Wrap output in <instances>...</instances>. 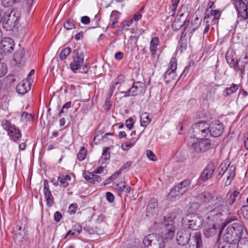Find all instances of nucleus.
Here are the masks:
<instances>
[{
    "mask_svg": "<svg viewBox=\"0 0 248 248\" xmlns=\"http://www.w3.org/2000/svg\"><path fill=\"white\" fill-rule=\"evenodd\" d=\"M200 199L203 203L214 207L212 210L208 212L207 219L216 221L221 219L223 212L227 209L226 206L223 204L221 196L215 197L210 192H204L200 195Z\"/></svg>",
    "mask_w": 248,
    "mask_h": 248,
    "instance_id": "obj_1",
    "label": "nucleus"
},
{
    "mask_svg": "<svg viewBox=\"0 0 248 248\" xmlns=\"http://www.w3.org/2000/svg\"><path fill=\"white\" fill-rule=\"evenodd\" d=\"M244 227L240 223H234L229 225L227 228L223 229L218 232L225 242L231 243L232 244L240 243L242 239L247 238L242 237Z\"/></svg>",
    "mask_w": 248,
    "mask_h": 248,
    "instance_id": "obj_2",
    "label": "nucleus"
},
{
    "mask_svg": "<svg viewBox=\"0 0 248 248\" xmlns=\"http://www.w3.org/2000/svg\"><path fill=\"white\" fill-rule=\"evenodd\" d=\"M175 218V217L173 216L172 217H168L163 222H155L151 226V229L153 231H155L160 228L162 229V236L160 237L163 238V240L164 241V240H171L173 238L175 234V228L174 225Z\"/></svg>",
    "mask_w": 248,
    "mask_h": 248,
    "instance_id": "obj_3",
    "label": "nucleus"
},
{
    "mask_svg": "<svg viewBox=\"0 0 248 248\" xmlns=\"http://www.w3.org/2000/svg\"><path fill=\"white\" fill-rule=\"evenodd\" d=\"M209 124L205 121H200L194 124L192 128L193 135L192 137L202 140L210 135Z\"/></svg>",
    "mask_w": 248,
    "mask_h": 248,
    "instance_id": "obj_4",
    "label": "nucleus"
},
{
    "mask_svg": "<svg viewBox=\"0 0 248 248\" xmlns=\"http://www.w3.org/2000/svg\"><path fill=\"white\" fill-rule=\"evenodd\" d=\"M144 247L148 248L149 246H153L154 248H164V242L163 238L156 233L149 234L144 237L143 240Z\"/></svg>",
    "mask_w": 248,
    "mask_h": 248,
    "instance_id": "obj_5",
    "label": "nucleus"
},
{
    "mask_svg": "<svg viewBox=\"0 0 248 248\" xmlns=\"http://www.w3.org/2000/svg\"><path fill=\"white\" fill-rule=\"evenodd\" d=\"M2 128L7 132L10 138L14 142H17L20 140L22 134L20 130L15 125L12 124L10 121L7 120L2 121Z\"/></svg>",
    "mask_w": 248,
    "mask_h": 248,
    "instance_id": "obj_6",
    "label": "nucleus"
},
{
    "mask_svg": "<svg viewBox=\"0 0 248 248\" xmlns=\"http://www.w3.org/2000/svg\"><path fill=\"white\" fill-rule=\"evenodd\" d=\"M19 17V14L16 10L6 11L3 26L7 31L12 30L16 26Z\"/></svg>",
    "mask_w": 248,
    "mask_h": 248,
    "instance_id": "obj_7",
    "label": "nucleus"
},
{
    "mask_svg": "<svg viewBox=\"0 0 248 248\" xmlns=\"http://www.w3.org/2000/svg\"><path fill=\"white\" fill-rule=\"evenodd\" d=\"M144 83L140 81L134 82L132 87L126 92H122L124 97L143 95L146 91Z\"/></svg>",
    "mask_w": 248,
    "mask_h": 248,
    "instance_id": "obj_8",
    "label": "nucleus"
},
{
    "mask_svg": "<svg viewBox=\"0 0 248 248\" xmlns=\"http://www.w3.org/2000/svg\"><path fill=\"white\" fill-rule=\"evenodd\" d=\"M73 54L74 56L73 57V61L70 64V68L74 73H76L83 64L84 54L79 48L75 49L73 51Z\"/></svg>",
    "mask_w": 248,
    "mask_h": 248,
    "instance_id": "obj_9",
    "label": "nucleus"
},
{
    "mask_svg": "<svg viewBox=\"0 0 248 248\" xmlns=\"http://www.w3.org/2000/svg\"><path fill=\"white\" fill-rule=\"evenodd\" d=\"M212 148V146L211 141L209 139H206L193 143L190 147V150L193 153L202 154Z\"/></svg>",
    "mask_w": 248,
    "mask_h": 248,
    "instance_id": "obj_10",
    "label": "nucleus"
},
{
    "mask_svg": "<svg viewBox=\"0 0 248 248\" xmlns=\"http://www.w3.org/2000/svg\"><path fill=\"white\" fill-rule=\"evenodd\" d=\"M177 62L175 59H172L169 62L168 69L164 75V79L167 83L175 79L177 76Z\"/></svg>",
    "mask_w": 248,
    "mask_h": 248,
    "instance_id": "obj_11",
    "label": "nucleus"
},
{
    "mask_svg": "<svg viewBox=\"0 0 248 248\" xmlns=\"http://www.w3.org/2000/svg\"><path fill=\"white\" fill-rule=\"evenodd\" d=\"M186 219L188 221L189 228L197 230L201 227L203 222L202 217L196 214H189L186 216Z\"/></svg>",
    "mask_w": 248,
    "mask_h": 248,
    "instance_id": "obj_12",
    "label": "nucleus"
},
{
    "mask_svg": "<svg viewBox=\"0 0 248 248\" xmlns=\"http://www.w3.org/2000/svg\"><path fill=\"white\" fill-rule=\"evenodd\" d=\"M210 136L217 137L221 135L224 130V126L219 121L212 122L210 124Z\"/></svg>",
    "mask_w": 248,
    "mask_h": 248,
    "instance_id": "obj_13",
    "label": "nucleus"
},
{
    "mask_svg": "<svg viewBox=\"0 0 248 248\" xmlns=\"http://www.w3.org/2000/svg\"><path fill=\"white\" fill-rule=\"evenodd\" d=\"M15 43L9 37L4 38L0 43V48L4 53H11L14 50Z\"/></svg>",
    "mask_w": 248,
    "mask_h": 248,
    "instance_id": "obj_14",
    "label": "nucleus"
},
{
    "mask_svg": "<svg viewBox=\"0 0 248 248\" xmlns=\"http://www.w3.org/2000/svg\"><path fill=\"white\" fill-rule=\"evenodd\" d=\"M216 169L213 163H209L201 172L200 178L203 181H206L211 178Z\"/></svg>",
    "mask_w": 248,
    "mask_h": 248,
    "instance_id": "obj_15",
    "label": "nucleus"
},
{
    "mask_svg": "<svg viewBox=\"0 0 248 248\" xmlns=\"http://www.w3.org/2000/svg\"><path fill=\"white\" fill-rule=\"evenodd\" d=\"M43 192L46 205L49 207H51L54 204V199L49 189L48 182L46 180L44 181Z\"/></svg>",
    "mask_w": 248,
    "mask_h": 248,
    "instance_id": "obj_16",
    "label": "nucleus"
},
{
    "mask_svg": "<svg viewBox=\"0 0 248 248\" xmlns=\"http://www.w3.org/2000/svg\"><path fill=\"white\" fill-rule=\"evenodd\" d=\"M14 237L18 241H22L27 235V229L24 225L23 226L17 225L14 229Z\"/></svg>",
    "mask_w": 248,
    "mask_h": 248,
    "instance_id": "obj_17",
    "label": "nucleus"
},
{
    "mask_svg": "<svg viewBox=\"0 0 248 248\" xmlns=\"http://www.w3.org/2000/svg\"><path fill=\"white\" fill-rule=\"evenodd\" d=\"M191 233L188 231H179L176 235V240L179 245L185 246L190 240Z\"/></svg>",
    "mask_w": 248,
    "mask_h": 248,
    "instance_id": "obj_18",
    "label": "nucleus"
},
{
    "mask_svg": "<svg viewBox=\"0 0 248 248\" xmlns=\"http://www.w3.org/2000/svg\"><path fill=\"white\" fill-rule=\"evenodd\" d=\"M31 84L27 79L19 82L16 87V92L22 95L27 93L31 89Z\"/></svg>",
    "mask_w": 248,
    "mask_h": 248,
    "instance_id": "obj_19",
    "label": "nucleus"
},
{
    "mask_svg": "<svg viewBox=\"0 0 248 248\" xmlns=\"http://www.w3.org/2000/svg\"><path fill=\"white\" fill-rule=\"evenodd\" d=\"M157 207V201L156 199L153 198L150 200L147 205L146 209V216L151 217L156 213Z\"/></svg>",
    "mask_w": 248,
    "mask_h": 248,
    "instance_id": "obj_20",
    "label": "nucleus"
},
{
    "mask_svg": "<svg viewBox=\"0 0 248 248\" xmlns=\"http://www.w3.org/2000/svg\"><path fill=\"white\" fill-rule=\"evenodd\" d=\"M235 166L233 165L230 166V165H229L228 168H226L225 169V170L223 172L221 175H222L225 172H226L227 174V180L225 182V186H228L231 184L232 181L233 180L235 176Z\"/></svg>",
    "mask_w": 248,
    "mask_h": 248,
    "instance_id": "obj_21",
    "label": "nucleus"
},
{
    "mask_svg": "<svg viewBox=\"0 0 248 248\" xmlns=\"http://www.w3.org/2000/svg\"><path fill=\"white\" fill-rule=\"evenodd\" d=\"M191 181L189 179H185L178 183L175 187L177 191L182 195L186 193L190 188Z\"/></svg>",
    "mask_w": 248,
    "mask_h": 248,
    "instance_id": "obj_22",
    "label": "nucleus"
},
{
    "mask_svg": "<svg viewBox=\"0 0 248 248\" xmlns=\"http://www.w3.org/2000/svg\"><path fill=\"white\" fill-rule=\"evenodd\" d=\"M208 220H210L213 221V223L211 224V225H208V226L206 227L204 229V234L206 237L209 238L210 237H212L214 236L217 232V228L216 227V225L215 224L216 222H218L221 220H223L221 218V219L214 221L211 220V219H208Z\"/></svg>",
    "mask_w": 248,
    "mask_h": 248,
    "instance_id": "obj_23",
    "label": "nucleus"
},
{
    "mask_svg": "<svg viewBox=\"0 0 248 248\" xmlns=\"http://www.w3.org/2000/svg\"><path fill=\"white\" fill-rule=\"evenodd\" d=\"M113 185L119 196H121L122 193L123 191L127 193L130 192L131 187L128 186H126L124 181H121L119 183L114 182Z\"/></svg>",
    "mask_w": 248,
    "mask_h": 248,
    "instance_id": "obj_24",
    "label": "nucleus"
},
{
    "mask_svg": "<svg viewBox=\"0 0 248 248\" xmlns=\"http://www.w3.org/2000/svg\"><path fill=\"white\" fill-rule=\"evenodd\" d=\"M220 15V12L217 10H211L209 11L208 9H207L204 17V20H205L206 18L212 17V22H214V24H216V22L219 19Z\"/></svg>",
    "mask_w": 248,
    "mask_h": 248,
    "instance_id": "obj_25",
    "label": "nucleus"
},
{
    "mask_svg": "<svg viewBox=\"0 0 248 248\" xmlns=\"http://www.w3.org/2000/svg\"><path fill=\"white\" fill-rule=\"evenodd\" d=\"M194 244L190 245L189 248H202V242L201 237V233L200 232H196L193 236Z\"/></svg>",
    "mask_w": 248,
    "mask_h": 248,
    "instance_id": "obj_26",
    "label": "nucleus"
},
{
    "mask_svg": "<svg viewBox=\"0 0 248 248\" xmlns=\"http://www.w3.org/2000/svg\"><path fill=\"white\" fill-rule=\"evenodd\" d=\"M83 176L87 181L91 183L100 182L102 180L99 176L88 171L83 173Z\"/></svg>",
    "mask_w": 248,
    "mask_h": 248,
    "instance_id": "obj_27",
    "label": "nucleus"
},
{
    "mask_svg": "<svg viewBox=\"0 0 248 248\" xmlns=\"http://www.w3.org/2000/svg\"><path fill=\"white\" fill-rule=\"evenodd\" d=\"M246 2V0L241 1L240 2H237L236 4H234V6L238 12V16H240L241 17L243 16L248 8V3L247 4Z\"/></svg>",
    "mask_w": 248,
    "mask_h": 248,
    "instance_id": "obj_28",
    "label": "nucleus"
},
{
    "mask_svg": "<svg viewBox=\"0 0 248 248\" xmlns=\"http://www.w3.org/2000/svg\"><path fill=\"white\" fill-rule=\"evenodd\" d=\"M84 231L88 232L90 234H100L102 233V230L98 226H91L90 225H87L83 228Z\"/></svg>",
    "mask_w": 248,
    "mask_h": 248,
    "instance_id": "obj_29",
    "label": "nucleus"
},
{
    "mask_svg": "<svg viewBox=\"0 0 248 248\" xmlns=\"http://www.w3.org/2000/svg\"><path fill=\"white\" fill-rule=\"evenodd\" d=\"M159 44V40L158 37H153L150 42V51L152 55L155 54L157 47Z\"/></svg>",
    "mask_w": 248,
    "mask_h": 248,
    "instance_id": "obj_30",
    "label": "nucleus"
},
{
    "mask_svg": "<svg viewBox=\"0 0 248 248\" xmlns=\"http://www.w3.org/2000/svg\"><path fill=\"white\" fill-rule=\"evenodd\" d=\"M239 195V192L237 190H234L233 192L229 191L227 195V199L226 203L229 205L232 204L236 200V198Z\"/></svg>",
    "mask_w": 248,
    "mask_h": 248,
    "instance_id": "obj_31",
    "label": "nucleus"
},
{
    "mask_svg": "<svg viewBox=\"0 0 248 248\" xmlns=\"http://www.w3.org/2000/svg\"><path fill=\"white\" fill-rule=\"evenodd\" d=\"M201 23V21L198 17H196L194 20L190 23L187 32H189L192 35L193 32L197 29Z\"/></svg>",
    "mask_w": 248,
    "mask_h": 248,
    "instance_id": "obj_32",
    "label": "nucleus"
},
{
    "mask_svg": "<svg viewBox=\"0 0 248 248\" xmlns=\"http://www.w3.org/2000/svg\"><path fill=\"white\" fill-rule=\"evenodd\" d=\"M71 177L69 175H60L58 177V180L60 182V186L66 187L68 186V181H70Z\"/></svg>",
    "mask_w": 248,
    "mask_h": 248,
    "instance_id": "obj_33",
    "label": "nucleus"
},
{
    "mask_svg": "<svg viewBox=\"0 0 248 248\" xmlns=\"http://www.w3.org/2000/svg\"><path fill=\"white\" fill-rule=\"evenodd\" d=\"M184 14H182L180 15L179 17H176L174 22L172 25V28L174 31H178L183 27V19L182 17L183 16Z\"/></svg>",
    "mask_w": 248,
    "mask_h": 248,
    "instance_id": "obj_34",
    "label": "nucleus"
},
{
    "mask_svg": "<svg viewBox=\"0 0 248 248\" xmlns=\"http://www.w3.org/2000/svg\"><path fill=\"white\" fill-rule=\"evenodd\" d=\"M151 119L149 118L147 113H143L140 115V125L142 127H146L151 122Z\"/></svg>",
    "mask_w": 248,
    "mask_h": 248,
    "instance_id": "obj_35",
    "label": "nucleus"
},
{
    "mask_svg": "<svg viewBox=\"0 0 248 248\" xmlns=\"http://www.w3.org/2000/svg\"><path fill=\"white\" fill-rule=\"evenodd\" d=\"M121 13L117 11L114 10L112 12L111 15V18L112 20V24H111V27L114 28L115 25L118 22Z\"/></svg>",
    "mask_w": 248,
    "mask_h": 248,
    "instance_id": "obj_36",
    "label": "nucleus"
},
{
    "mask_svg": "<svg viewBox=\"0 0 248 248\" xmlns=\"http://www.w3.org/2000/svg\"><path fill=\"white\" fill-rule=\"evenodd\" d=\"M82 231V227L79 224H76L74 225L72 228L71 230L68 231L66 234V236L69 235H78Z\"/></svg>",
    "mask_w": 248,
    "mask_h": 248,
    "instance_id": "obj_37",
    "label": "nucleus"
},
{
    "mask_svg": "<svg viewBox=\"0 0 248 248\" xmlns=\"http://www.w3.org/2000/svg\"><path fill=\"white\" fill-rule=\"evenodd\" d=\"M25 50L20 49L17 51L14 54V60L16 63H20V62L25 56Z\"/></svg>",
    "mask_w": 248,
    "mask_h": 248,
    "instance_id": "obj_38",
    "label": "nucleus"
},
{
    "mask_svg": "<svg viewBox=\"0 0 248 248\" xmlns=\"http://www.w3.org/2000/svg\"><path fill=\"white\" fill-rule=\"evenodd\" d=\"M137 139L132 138L130 141H126L123 143L121 145V148L124 151H128L129 149L133 147L136 142Z\"/></svg>",
    "mask_w": 248,
    "mask_h": 248,
    "instance_id": "obj_39",
    "label": "nucleus"
},
{
    "mask_svg": "<svg viewBox=\"0 0 248 248\" xmlns=\"http://www.w3.org/2000/svg\"><path fill=\"white\" fill-rule=\"evenodd\" d=\"M245 63L240 59L237 61V63L234 66V69L236 72H239L241 74H244L245 72Z\"/></svg>",
    "mask_w": 248,
    "mask_h": 248,
    "instance_id": "obj_40",
    "label": "nucleus"
},
{
    "mask_svg": "<svg viewBox=\"0 0 248 248\" xmlns=\"http://www.w3.org/2000/svg\"><path fill=\"white\" fill-rule=\"evenodd\" d=\"M238 89V85L233 83L230 88H228L225 90L224 92V95L226 96L230 95L235 93Z\"/></svg>",
    "mask_w": 248,
    "mask_h": 248,
    "instance_id": "obj_41",
    "label": "nucleus"
},
{
    "mask_svg": "<svg viewBox=\"0 0 248 248\" xmlns=\"http://www.w3.org/2000/svg\"><path fill=\"white\" fill-rule=\"evenodd\" d=\"M177 191L176 187L175 186L169 193L168 198L170 200H174L176 198L182 196V195L180 194Z\"/></svg>",
    "mask_w": 248,
    "mask_h": 248,
    "instance_id": "obj_42",
    "label": "nucleus"
},
{
    "mask_svg": "<svg viewBox=\"0 0 248 248\" xmlns=\"http://www.w3.org/2000/svg\"><path fill=\"white\" fill-rule=\"evenodd\" d=\"M133 22V19H126L125 20L122 22L120 24L119 28V30L121 31L125 30L127 27H129Z\"/></svg>",
    "mask_w": 248,
    "mask_h": 248,
    "instance_id": "obj_43",
    "label": "nucleus"
},
{
    "mask_svg": "<svg viewBox=\"0 0 248 248\" xmlns=\"http://www.w3.org/2000/svg\"><path fill=\"white\" fill-rule=\"evenodd\" d=\"M87 151L84 147H81L77 154V158L79 161H83L87 155Z\"/></svg>",
    "mask_w": 248,
    "mask_h": 248,
    "instance_id": "obj_44",
    "label": "nucleus"
},
{
    "mask_svg": "<svg viewBox=\"0 0 248 248\" xmlns=\"http://www.w3.org/2000/svg\"><path fill=\"white\" fill-rule=\"evenodd\" d=\"M180 0H171V5L170 6V9L171 10L170 12V16H174L175 14L178 3Z\"/></svg>",
    "mask_w": 248,
    "mask_h": 248,
    "instance_id": "obj_45",
    "label": "nucleus"
},
{
    "mask_svg": "<svg viewBox=\"0 0 248 248\" xmlns=\"http://www.w3.org/2000/svg\"><path fill=\"white\" fill-rule=\"evenodd\" d=\"M71 52V49L70 47H67L64 48L61 52L60 55V59L61 60H65L67 57Z\"/></svg>",
    "mask_w": 248,
    "mask_h": 248,
    "instance_id": "obj_46",
    "label": "nucleus"
},
{
    "mask_svg": "<svg viewBox=\"0 0 248 248\" xmlns=\"http://www.w3.org/2000/svg\"><path fill=\"white\" fill-rule=\"evenodd\" d=\"M182 24H183L182 27H184V31L182 33V35H183L184 37H185L187 32V31L188 30V27L189 26V24H190L189 20H188L187 19H185V20H184V19H183Z\"/></svg>",
    "mask_w": 248,
    "mask_h": 248,
    "instance_id": "obj_47",
    "label": "nucleus"
},
{
    "mask_svg": "<svg viewBox=\"0 0 248 248\" xmlns=\"http://www.w3.org/2000/svg\"><path fill=\"white\" fill-rule=\"evenodd\" d=\"M131 164L132 162L131 161L126 162L118 170L115 172L119 176L123 171L128 170L130 167Z\"/></svg>",
    "mask_w": 248,
    "mask_h": 248,
    "instance_id": "obj_48",
    "label": "nucleus"
},
{
    "mask_svg": "<svg viewBox=\"0 0 248 248\" xmlns=\"http://www.w3.org/2000/svg\"><path fill=\"white\" fill-rule=\"evenodd\" d=\"M63 26L67 30H70L76 28L75 24L69 19L66 20Z\"/></svg>",
    "mask_w": 248,
    "mask_h": 248,
    "instance_id": "obj_49",
    "label": "nucleus"
},
{
    "mask_svg": "<svg viewBox=\"0 0 248 248\" xmlns=\"http://www.w3.org/2000/svg\"><path fill=\"white\" fill-rule=\"evenodd\" d=\"M236 248H248V238H243L240 243L237 244Z\"/></svg>",
    "mask_w": 248,
    "mask_h": 248,
    "instance_id": "obj_50",
    "label": "nucleus"
},
{
    "mask_svg": "<svg viewBox=\"0 0 248 248\" xmlns=\"http://www.w3.org/2000/svg\"><path fill=\"white\" fill-rule=\"evenodd\" d=\"M236 247V244H232L228 242H225V244L219 243L218 246V248H235Z\"/></svg>",
    "mask_w": 248,
    "mask_h": 248,
    "instance_id": "obj_51",
    "label": "nucleus"
},
{
    "mask_svg": "<svg viewBox=\"0 0 248 248\" xmlns=\"http://www.w3.org/2000/svg\"><path fill=\"white\" fill-rule=\"evenodd\" d=\"M17 0H2V4L4 7L12 6Z\"/></svg>",
    "mask_w": 248,
    "mask_h": 248,
    "instance_id": "obj_52",
    "label": "nucleus"
},
{
    "mask_svg": "<svg viewBox=\"0 0 248 248\" xmlns=\"http://www.w3.org/2000/svg\"><path fill=\"white\" fill-rule=\"evenodd\" d=\"M7 68L4 63H0V77L4 76L7 73Z\"/></svg>",
    "mask_w": 248,
    "mask_h": 248,
    "instance_id": "obj_53",
    "label": "nucleus"
},
{
    "mask_svg": "<svg viewBox=\"0 0 248 248\" xmlns=\"http://www.w3.org/2000/svg\"><path fill=\"white\" fill-rule=\"evenodd\" d=\"M146 155L147 157L152 161H155L156 160V158L154 153L150 150H148L146 151Z\"/></svg>",
    "mask_w": 248,
    "mask_h": 248,
    "instance_id": "obj_54",
    "label": "nucleus"
},
{
    "mask_svg": "<svg viewBox=\"0 0 248 248\" xmlns=\"http://www.w3.org/2000/svg\"><path fill=\"white\" fill-rule=\"evenodd\" d=\"M243 217L248 219V205H244L241 208Z\"/></svg>",
    "mask_w": 248,
    "mask_h": 248,
    "instance_id": "obj_55",
    "label": "nucleus"
},
{
    "mask_svg": "<svg viewBox=\"0 0 248 248\" xmlns=\"http://www.w3.org/2000/svg\"><path fill=\"white\" fill-rule=\"evenodd\" d=\"M109 150V147H104L103 148L102 155L105 156V159L106 160L109 159L110 155V153L108 152Z\"/></svg>",
    "mask_w": 248,
    "mask_h": 248,
    "instance_id": "obj_56",
    "label": "nucleus"
},
{
    "mask_svg": "<svg viewBox=\"0 0 248 248\" xmlns=\"http://www.w3.org/2000/svg\"><path fill=\"white\" fill-rule=\"evenodd\" d=\"M125 124L129 130H131L134 125L133 120L131 118L128 119L125 121Z\"/></svg>",
    "mask_w": 248,
    "mask_h": 248,
    "instance_id": "obj_57",
    "label": "nucleus"
},
{
    "mask_svg": "<svg viewBox=\"0 0 248 248\" xmlns=\"http://www.w3.org/2000/svg\"><path fill=\"white\" fill-rule=\"evenodd\" d=\"M78 208V205L76 203L71 204L69 207V212L70 214H75Z\"/></svg>",
    "mask_w": 248,
    "mask_h": 248,
    "instance_id": "obj_58",
    "label": "nucleus"
},
{
    "mask_svg": "<svg viewBox=\"0 0 248 248\" xmlns=\"http://www.w3.org/2000/svg\"><path fill=\"white\" fill-rule=\"evenodd\" d=\"M124 77L123 75H119L117 77V78L115 79L114 81L113 84L114 86H115L121 83L124 80Z\"/></svg>",
    "mask_w": 248,
    "mask_h": 248,
    "instance_id": "obj_59",
    "label": "nucleus"
},
{
    "mask_svg": "<svg viewBox=\"0 0 248 248\" xmlns=\"http://www.w3.org/2000/svg\"><path fill=\"white\" fill-rule=\"evenodd\" d=\"M118 176V175L116 174V172H115L105 181L104 182V185H106L107 184H109L111 182L116 179Z\"/></svg>",
    "mask_w": 248,
    "mask_h": 248,
    "instance_id": "obj_60",
    "label": "nucleus"
},
{
    "mask_svg": "<svg viewBox=\"0 0 248 248\" xmlns=\"http://www.w3.org/2000/svg\"><path fill=\"white\" fill-rule=\"evenodd\" d=\"M100 20V17L96 15L94 17V19L92 21V24L93 26V28H97L99 26V21Z\"/></svg>",
    "mask_w": 248,
    "mask_h": 248,
    "instance_id": "obj_61",
    "label": "nucleus"
},
{
    "mask_svg": "<svg viewBox=\"0 0 248 248\" xmlns=\"http://www.w3.org/2000/svg\"><path fill=\"white\" fill-rule=\"evenodd\" d=\"M62 218V215L59 211H56L54 215V220L57 222H59L60 221Z\"/></svg>",
    "mask_w": 248,
    "mask_h": 248,
    "instance_id": "obj_62",
    "label": "nucleus"
},
{
    "mask_svg": "<svg viewBox=\"0 0 248 248\" xmlns=\"http://www.w3.org/2000/svg\"><path fill=\"white\" fill-rule=\"evenodd\" d=\"M106 195L107 200L108 201V202H113L114 200V197L111 193L109 192H107L106 194Z\"/></svg>",
    "mask_w": 248,
    "mask_h": 248,
    "instance_id": "obj_63",
    "label": "nucleus"
},
{
    "mask_svg": "<svg viewBox=\"0 0 248 248\" xmlns=\"http://www.w3.org/2000/svg\"><path fill=\"white\" fill-rule=\"evenodd\" d=\"M80 21L82 24L87 25L90 22V18L88 16H83L81 17Z\"/></svg>",
    "mask_w": 248,
    "mask_h": 248,
    "instance_id": "obj_64",
    "label": "nucleus"
}]
</instances>
